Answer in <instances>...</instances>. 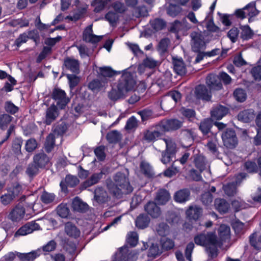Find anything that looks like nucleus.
<instances>
[{
  "mask_svg": "<svg viewBox=\"0 0 261 261\" xmlns=\"http://www.w3.org/2000/svg\"><path fill=\"white\" fill-rule=\"evenodd\" d=\"M136 84L133 74L124 70L119 80L108 93L109 98L113 101L123 98L128 92L134 89Z\"/></svg>",
  "mask_w": 261,
  "mask_h": 261,
  "instance_id": "obj_1",
  "label": "nucleus"
},
{
  "mask_svg": "<svg viewBox=\"0 0 261 261\" xmlns=\"http://www.w3.org/2000/svg\"><path fill=\"white\" fill-rule=\"evenodd\" d=\"M115 188H110L112 193L117 197L122 194H128L133 191L128 178L124 173L118 172L114 177Z\"/></svg>",
  "mask_w": 261,
  "mask_h": 261,
  "instance_id": "obj_2",
  "label": "nucleus"
},
{
  "mask_svg": "<svg viewBox=\"0 0 261 261\" xmlns=\"http://www.w3.org/2000/svg\"><path fill=\"white\" fill-rule=\"evenodd\" d=\"M195 243L198 245L206 247H212L210 253L214 256L216 253V248L220 243L217 238L215 232H208L206 234L201 233L194 238Z\"/></svg>",
  "mask_w": 261,
  "mask_h": 261,
  "instance_id": "obj_3",
  "label": "nucleus"
},
{
  "mask_svg": "<svg viewBox=\"0 0 261 261\" xmlns=\"http://www.w3.org/2000/svg\"><path fill=\"white\" fill-rule=\"evenodd\" d=\"M220 80L222 81L224 84L228 85L231 83V78L226 72H221L218 76L214 74L208 75L206 77V83L210 89L218 90L222 87Z\"/></svg>",
  "mask_w": 261,
  "mask_h": 261,
  "instance_id": "obj_4",
  "label": "nucleus"
},
{
  "mask_svg": "<svg viewBox=\"0 0 261 261\" xmlns=\"http://www.w3.org/2000/svg\"><path fill=\"white\" fill-rule=\"evenodd\" d=\"M192 48L195 52H199L205 48L206 44L209 42V37L205 32H193L191 33Z\"/></svg>",
  "mask_w": 261,
  "mask_h": 261,
  "instance_id": "obj_5",
  "label": "nucleus"
},
{
  "mask_svg": "<svg viewBox=\"0 0 261 261\" xmlns=\"http://www.w3.org/2000/svg\"><path fill=\"white\" fill-rule=\"evenodd\" d=\"M222 139L224 146L228 148H234L237 143V138L235 132L232 129H227L222 135Z\"/></svg>",
  "mask_w": 261,
  "mask_h": 261,
  "instance_id": "obj_6",
  "label": "nucleus"
},
{
  "mask_svg": "<svg viewBox=\"0 0 261 261\" xmlns=\"http://www.w3.org/2000/svg\"><path fill=\"white\" fill-rule=\"evenodd\" d=\"M52 97L57 101V105L61 109H64L69 101L65 91L58 88H55L53 90Z\"/></svg>",
  "mask_w": 261,
  "mask_h": 261,
  "instance_id": "obj_7",
  "label": "nucleus"
},
{
  "mask_svg": "<svg viewBox=\"0 0 261 261\" xmlns=\"http://www.w3.org/2000/svg\"><path fill=\"white\" fill-rule=\"evenodd\" d=\"M21 187L19 185L10 188L7 190V193L1 196V201L4 205L9 204L20 193Z\"/></svg>",
  "mask_w": 261,
  "mask_h": 261,
  "instance_id": "obj_8",
  "label": "nucleus"
},
{
  "mask_svg": "<svg viewBox=\"0 0 261 261\" xmlns=\"http://www.w3.org/2000/svg\"><path fill=\"white\" fill-rule=\"evenodd\" d=\"M40 229L39 225L35 221H31L21 227L15 233V237L23 236Z\"/></svg>",
  "mask_w": 261,
  "mask_h": 261,
  "instance_id": "obj_9",
  "label": "nucleus"
},
{
  "mask_svg": "<svg viewBox=\"0 0 261 261\" xmlns=\"http://www.w3.org/2000/svg\"><path fill=\"white\" fill-rule=\"evenodd\" d=\"M246 177V173H241L236 177L234 182H232L223 186V190L225 193L228 196H232L237 192V186L241 182V179Z\"/></svg>",
  "mask_w": 261,
  "mask_h": 261,
  "instance_id": "obj_10",
  "label": "nucleus"
},
{
  "mask_svg": "<svg viewBox=\"0 0 261 261\" xmlns=\"http://www.w3.org/2000/svg\"><path fill=\"white\" fill-rule=\"evenodd\" d=\"M83 38L86 42L95 43L101 40L102 36L93 34L92 25H89L84 30L83 34Z\"/></svg>",
  "mask_w": 261,
  "mask_h": 261,
  "instance_id": "obj_11",
  "label": "nucleus"
},
{
  "mask_svg": "<svg viewBox=\"0 0 261 261\" xmlns=\"http://www.w3.org/2000/svg\"><path fill=\"white\" fill-rule=\"evenodd\" d=\"M59 114V110L57 106L55 105H51L46 111L44 122L47 125H50L56 119Z\"/></svg>",
  "mask_w": 261,
  "mask_h": 261,
  "instance_id": "obj_12",
  "label": "nucleus"
},
{
  "mask_svg": "<svg viewBox=\"0 0 261 261\" xmlns=\"http://www.w3.org/2000/svg\"><path fill=\"white\" fill-rule=\"evenodd\" d=\"M195 95L198 99L208 101L211 98V91L204 85H199L195 89Z\"/></svg>",
  "mask_w": 261,
  "mask_h": 261,
  "instance_id": "obj_13",
  "label": "nucleus"
},
{
  "mask_svg": "<svg viewBox=\"0 0 261 261\" xmlns=\"http://www.w3.org/2000/svg\"><path fill=\"white\" fill-rule=\"evenodd\" d=\"M41 253L42 250L41 249H38L29 253L16 252L17 257L21 261H34Z\"/></svg>",
  "mask_w": 261,
  "mask_h": 261,
  "instance_id": "obj_14",
  "label": "nucleus"
},
{
  "mask_svg": "<svg viewBox=\"0 0 261 261\" xmlns=\"http://www.w3.org/2000/svg\"><path fill=\"white\" fill-rule=\"evenodd\" d=\"M219 237L220 240L218 241L220 244L218 247H220L224 242H228L230 238V229L229 226L222 224L218 230Z\"/></svg>",
  "mask_w": 261,
  "mask_h": 261,
  "instance_id": "obj_15",
  "label": "nucleus"
},
{
  "mask_svg": "<svg viewBox=\"0 0 261 261\" xmlns=\"http://www.w3.org/2000/svg\"><path fill=\"white\" fill-rule=\"evenodd\" d=\"M25 217V210L22 206H16L9 214L10 219L13 221H19Z\"/></svg>",
  "mask_w": 261,
  "mask_h": 261,
  "instance_id": "obj_16",
  "label": "nucleus"
},
{
  "mask_svg": "<svg viewBox=\"0 0 261 261\" xmlns=\"http://www.w3.org/2000/svg\"><path fill=\"white\" fill-rule=\"evenodd\" d=\"M144 208L146 213L152 218H158L161 214L160 208L153 202H148Z\"/></svg>",
  "mask_w": 261,
  "mask_h": 261,
  "instance_id": "obj_17",
  "label": "nucleus"
},
{
  "mask_svg": "<svg viewBox=\"0 0 261 261\" xmlns=\"http://www.w3.org/2000/svg\"><path fill=\"white\" fill-rule=\"evenodd\" d=\"M121 71H117L113 70L111 67L108 66H105L99 67L98 73V77L104 80L105 78L112 77L115 74H120Z\"/></svg>",
  "mask_w": 261,
  "mask_h": 261,
  "instance_id": "obj_18",
  "label": "nucleus"
},
{
  "mask_svg": "<svg viewBox=\"0 0 261 261\" xmlns=\"http://www.w3.org/2000/svg\"><path fill=\"white\" fill-rule=\"evenodd\" d=\"M37 34L35 30L30 31L20 35L19 37L15 40V43L17 47H19L22 43H25L29 38H31L35 40L37 37Z\"/></svg>",
  "mask_w": 261,
  "mask_h": 261,
  "instance_id": "obj_19",
  "label": "nucleus"
},
{
  "mask_svg": "<svg viewBox=\"0 0 261 261\" xmlns=\"http://www.w3.org/2000/svg\"><path fill=\"white\" fill-rule=\"evenodd\" d=\"M181 122L177 119H170L162 122L161 126L164 130L177 129L181 127Z\"/></svg>",
  "mask_w": 261,
  "mask_h": 261,
  "instance_id": "obj_20",
  "label": "nucleus"
},
{
  "mask_svg": "<svg viewBox=\"0 0 261 261\" xmlns=\"http://www.w3.org/2000/svg\"><path fill=\"white\" fill-rule=\"evenodd\" d=\"M109 80L105 79H95L89 83L88 87L90 89L93 91H99L101 88L107 86Z\"/></svg>",
  "mask_w": 261,
  "mask_h": 261,
  "instance_id": "obj_21",
  "label": "nucleus"
},
{
  "mask_svg": "<svg viewBox=\"0 0 261 261\" xmlns=\"http://www.w3.org/2000/svg\"><path fill=\"white\" fill-rule=\"evenodd\" d=\"M181 98V94L177 91H172L168 93L164 96L161 102V107L165 106L166 102L173 100L175 102H177Z\"/></svg>",
  "mask_w": 261,
  "mask_h": 261,
  "instance_id": "obj_22",
  "label": "nucleus"
},
{
  "mask_svg": "<svg viewBox=\"0 0 261 261\" xmlns=\"http://www.w3.org/2000/svg\"><path fill=\"white\" fill-rule=\"evenodd\" d=\"M255 115L254 111L250 109L240 112L238 117L240 121L244 122H249L254 119Z\"/></svg>",
  "mask_w": 261,
  "mask_h": 261,
  "instance_id": "obj_23",
  "label": "nucleus"
},
{
  "mask_svg": "<svg viewBox=\"0 0 261 261\" xmlns=\"http://www.w3.org/2000/svg\"><path fill=\"white\" fill-rule=\"evenodd\" d=\"M64 230L67 236L74 239L78 238L81 233L80 230L71 222L65 224Z\"/></svg>",
  "mask_w": 261,
  "mask_h": 261,
  "instance_id": "obj_24",
  "label": "nucleus"
},
{
  "mask_svg": "<svg viewBox=\"0 0 261 261\" xmlns=\"http://www.w3.org/2000/svg\"><path fill=\"white\" fill-rule=\"evenodd\" d=\"M194 163L195 167L199 170L200 172L206 169L208 167L207 172H210L209 165H207L205 158L202 155H196L194 156Z\"/></svg>",
  "mask_w": 261,
  "mask_h": 261,
  "instance_id": "obj_25",
  "label": "nucleus"
},
{
  "mask_svg": "<svg viewBox=\"0 0 261 261\" xmlns=\"http://www.w3.org/2000/svg\"><path fill=\"white\" fill-rule=\"evenodd\" d=\"M170 198L169 193L165 189H160L156 193L155 200L158 204H165Z\"/></svg>",
  "mask_w": 261,
  "mask_h": 261,
  "instance_id": "obj_26",
  "label": "nucleus"
},
{
  "mask_svg": "<svg viewBox=\"0 0 261 261\" xmlns=\"http://www.w3.org/2000/svg\"><path fill=\"white\" fill-rule=\"evenodd\" d=\"M228 113V109L222 106H219L211 111L212 118L216 120L221 119Z\"/></svg>",
  "mask_w": 261,
  "mask_h": 261,
  "instance_id": "obj_27",
  "label": "nucleus"
},
{
  "mask_svg": "<svg viewBox=\"0 0 261 261\" xmlns=\"http://www.w3.org/2000/svg\"><path fill=\"white\" fill-rule=\"evenodd\" d=\"M202 210L197 206H190L186 211V215L190 219L197 220L201 216Z\"/></svg>",
  "mask_w": 261,
  "mask_h": 261,
  "instance_id": "obj_28",
  "label": "nucleus"
},
{
  "mask_svg": "<svg viewBox=\"0 0 261 261\" xmlns=\"http://www.w3.org/2000/svg\"><path fill=\"white\" fill-rule=\"evenodd\" d=\"M49 159L44 153H40L34 156V163L39 168H44L48 163Z\"/></svg>",
  "mask_w": 261,
  "mask_h": 261,
  "instance_id": "obj_29",
  "label": "nucleus"
},
{
  "mask_svg": "<svg viewBox=\"0 0 261 261\" xmlns=\"http://www.w3.org/2000/svg\"><path fill=\"white\" fill-rule=\"evenodd\" d=\"M174 71L179 75H184L186 72V68L182 59H173Z\"/></svg>",
  "mask_w": 261,
  "mask_h": 261,
  "instance_id": "obj_30",
  "label": "nucleus"
},
{
  "mask_svg": "<svg viewBox=\"0 0 261 261\" xmlns=\"http://www.w3.org/2000/svg\"><path fill=\"white\" fill-rule=\"evenodd\" d=\"M190 191L187 189L180 190L176 192L174 195L175 201L179 203H183L188 201L189 199Z\"/></svg>",
  "mask_w": 261,
  "mask_h": 261,
  "instance_id": "obj_31",
  "label": "nucleus"
},
{
  "mask_svg": "<svg viewBox=\"0 0 261 261\" xmlns=\"http://www.w3.org/2000/svg\"><path fill=\"white\" fill-rule=\"evenodd\" d=\"M215 206L220 213H226L230 208L229 204L223 199H216L215 201Z\"/></svg>",
  "mask_w": 261,
  "mask_h": 261,
  "instance_id": "obj_32",
  "label": "nucleus"
},
{
  "mask_svg": "<svg viewBox=\"0 0 261 261\" xmlns=\"http://www.w3.org/2000/svg\"><path fill=\"white\" fill-rule=\"evenodd\" d=\"M72 207L74 211L83 212L88 209V205L76 197L72 201Z\"/></svg>",
  "mask_w": 261,
  "mask_h": 261,
  "instance_id": "obj_33",
  "label": "nucleus"
},
{
  "mask_svg": "<svg viewBox=\"0 0 261 261\" xmlns=\"http://www.w3.org/2000/svg\"><path fill=\"white\" fill-rule=\"evenodd\" d=\"M65 67L71 71L77 73L79 71V63L77 60L67 58L64 61Z\"/></svg>",
  "mask_w": 261,
  "mask_h": 261,
  "instance_id": "obj_34",
  "label": "nucleus"
},
{
  "mask_svg": "<svg viewBox=\"0 0 261 261\" xmlns=\"http://www.w3.org/2000/svg\"><path fill=\"white\" fill-rule=\"evenodd\" d=\"M13 119V117L8 114H0V129L6 130Z\"/></svg>",
  "mask_w": 261,
  "mask_h": 261,
  "instance_id": "obj_35",
  "label": "nucleus"
},
{
  "mask_svg": "<svg viewBox=\"0 0 261 261\" xmlns=\"http://www.w3.org/2000/svg\"><path fill=\"white\" fill-rule=\"evenodd\" d=\"M150 219L145 214L140 215L136 220V226L140 229L147 227L149 223Z\"/></svg>",
  "mask_w": 261,
  "mask_h": 261,
  "instance_id": "obj_36",
  "label": "nucleus"
},
{
  "mask_svg": "<svg viewBox=\"0 0 261 261\" xmlns=\"http://www.w3.org/2000/svg\"><path fill=\"white\" fill-rule=\"evenodd\" d=\"M111 0H94L92 5L94 7V11L96 13L102 11L111 2Z\"/></svg>",
  "mask_w": 261,
  "mask_h": 261,
  "instance_id": "obj_37",
  "label": "nucleus"
},
{
  "mask_svg": "<svg viewBox=\"0 0 261 261\" xmlns=\"http://www.w3.org/2000/svg\"><path fill=\"white\" fill-rule=\"evenodd\" d=\"M57 214L62 218H66L70 214V210L66 203L60 204L56 209Z\"/></svg>",
  "mask_w": 261,
  "mask_h": 261,
  "instance_id": "obj_38",
  "label": "nucleus"
},
{
  "mask_svg": "<svg viewBox=\"0 0 261 261\" xmlns=\"http://www.w3.org/2000/svg\"><path fill=\"white\" fill-rule=\"evenodd\" d=\"M150 24L154 31L163 30L166 27V22L161 18H155L150 20Z\"/></svg>",
  "mask_w": 261,
  "mask_h": 261,
  "instance_id": "obj_39",
  "label": "nucleus"
},
{
  "mask_svg": "<svg viewBox=\"0 0 261 261\" xmlns=\"http://www.w3.org/2000/svg\"><path fill=\"white\" fill-rule=\"evenodd\" d=\"M158 62L154 59L150 58L145 59L142 65H140L138 67V70L140 73L143 72V68L144 67H148L149 68H153L156 66Z\"/></svg>",
  "mask_w": 261,
  "mask_h": 261,
  "instance_id": "obj_40",
  "label": "nucleus"
},
{
  "mask_svg": "<svg viewBox=\"0 0 261 261\" xmlns=\"http://www.w3.org/2000/svg\"><path fill=\"white\" fill-rule=\"evenodd\" d=\"M161 134L158 130H147L144 133V139L148 142L155 141L160 138Z\"/></svg>",
  "mask_w": 261,
  "mask_h": 261,
  "instance_id": "obj_41",
  "label": "nucleus"
},
{
  "mask_svg": "<svg viewBox=\"0 0 261 261\" xmlns=\"http://www.w3.org/2000/svg\"><path fill=\"white\" fill-rule=\"evenodd\" d=\"M246 14L247 16L251 17L256 16L259 11L256 9L255 2H251L245 7Z\"/></svg>",
  "mask_w": 261,
  "mask_h": 261,
  "instance_id": "obj_42",
  "label": "nucleus"
},
{
  "mask_svg": "<svg viewBox=\"0 0 261 261\" xmlns=\"http://www.w3.org/2000/svg\"><path fill=\"white\" fill-rule=\"evenodd\" d=\"M164 141L165 142L166 148L165 151L170 153L171 155H175L176 152V146L175 143L171 139H165Z\"/></svg>",
  "mask_w": 261,
  "mask_h": 261,
  "instance_id": "obj_43",
  "label": "nucleus"
},
{
  "mask_svg": "<svg viewBox=\"0 0 261 261\" xmlns=\"http://www.w3.org/2000/svg\"><path fill=\"white\" fill-rule=\"evenodd\" d=\"M127 243L131 246H135L138 242V235L135 231H131L127 233Z\"/></svg>",
  "mask_w": 261,
  "mask_h": 261,
  "instance_id": "obj_44",
  "label": "nucleus"
},
{
  "mask_svg": "<svg viewBox=\"0 0 261 261\" xmlns=\"http://www.w3.org/2000/svg\"><path fill=\"white\" fill-rule=\"evenodd\" d=\"M106 193L102 188H97L95 191L94 198L99 203H103L106 199Z\"/></svg>",
  "mask_w": 261,
  "mask_h": 261,
  "instance_id": "obj_45",
  "label": "nucleus"
},
{
  "mask_svg": "<svg viewBox=\"0 0 261 261\" xmlns=\"http://www.w3.org/2000/svg\"><path fill=\"white\" fill-rule=\"evenodd\" d=\"M100 178L99 174H94L88 179L83 182L82 186L85 189L89 187L98 182Z\"/></svg>",
  "mask_w": 261,
  "mask_h": 261,
  "instance_id": "obj_46",
  "label": "nucleus"
},
{
  "mask_svg": "<svg viewBox=\"0 0 261 261\" xmlns=\"http://www.w3.org/2000/svg\"><path fill=\"white\" fill-rule=\"evenodd\" d=\"M140 169L142 173L147 177L153 176V171L149 164L145 162H142L140 164Z\"/></svg>",
  "mask_w": 261,
  "mask_h": 261,
  "instance_id": "obj_47",
  "label": "nucleus"
},
{
  "mask_svg": "<svg viewBox=\"0 0 261 261\" xmlns=\"http://www.w3.org/2000/svg\"><path fill=\"white\" fill-rule=\"evenodd\" d=\"M45 148L47 152H50L55 145V136L50 134L47 137L45 142Z\"/></svg>",
  "mask_w": 261,
  "mask_h": 261,
  "instance_id": "obj_48",
  "label": "nucleus"
},
{
  "mask_svg": "<svg viewBox=\"0 0 261 261\" xmlns=\"http://www.w3.org/2000/svg\"><path fill=\"white\" fill-rule=\"evenodd\" d=\"M105 19L109 21L111 25L113 26L118 21V16L117 13L112 11H109L106 14Z\"/></svg>",
  "mask_w": 261,
  "mask_h": 261,
  "instance_id": "obj_49",
  "label": "nucleus"
},
{
  "mask_svg": "<svg viewBox=\"0 0 261 261\" xmlns=\"http://www.w3.org/2000/svg\"><path fill=\"white\" fill-rule=\"evenodd\" d=\"M233 96L239 102H243L246 99V93L242 89H237L233 92Z\"/></svg>",
  "mask_w": 261,
  "mask_h": 261,
  "instance_id": "obj_50",
  "label": "nucleus"
},
{
  "mask_svg": "<svg viewBox=\"0 0 261 261\" xmlns=\"http://www.w3.org/2000/svg\"><path fill=\"white\" fill-rule=\"evenodd\" d=\"M211 126V120L209 119H205L200 123L199 128L203 134H206L209 132Z\"/></svg>",
  "mask_w": 261,
  "mask_h": 261,
  "instance_id": "obj_51",
  "label": "nucleus"
},
{
  "mask_svg": "<svg viewBox=\"0 0 261 261\" xmlns=\"http://www.w3.org/2000/svg\"><path fill=\"white\" fill-rule=\"evenodd\" d=\"M242 32L241 37L244 40H248L251 38L253 32L248 25H244L241 28Z\"/></svg>",
  "mask_w": 261,
  "mask_h": 261,
  "instance_id": "obj_52",
  "label": "nucleus"
},
{
  "mask_svg": "<svg viewBox=\"0 0 261 261\" xmlns=\"http://www.w3.org/2000/svg\"><path fill=\"white\" fill-rule=\"evenodd\" d=\"M256 236L257 234L255 232L250 235L249 237L250 243L255 249L259 250L261 249V236L259 237L257 242L256 240Z\"/></svg>",
  "mask_w": 261,
  "mask_h": 261,
  "instance_id": "obj_53",
  "label": "nucleus"
},
{
  "mask_svg": "<svg viewBox=\"0 0 261 261\" xmlns=\"http://www.w3.org/2000/svg\"><path fill=\"white\" fill-rule=\"evenodd\" d=\"M218 141L216 137H215L212 140L208 141L206 146L212 153H216L217 152Z\"/></svg>",
  "mask_w": 261,
  "mask_h": 261,
  "instance_id": "obj_54",
  "label": "nucleus"
},
{
  "mask_svg": "<svg viewBox=\"0 0 261 261\" xmlns=\"http://www.w3.org/2000/svg\"><path fill=\"white\" fill-rule=\"evenodd\" d=\"M55 198V195L53 193L44 192L41 196L42 202L45 204H49L54 201Z\"/></svg>",
  "mask_w": 261,
  "mask_h": 261,
  "instance_id": "obj_55",
  "label": "nucleus"
},
{
  "mask_svg": "<svg viewBox=\"0 0 261 261\" xmlns=\"http://www.w3.org/2000/svg\"><path fill=\"white\" fill-rule=\"evenodd\" d=\"M161 242L163 249L166 250H170L174 246L173 241L168 238H162Z\"/></svg>",
  "mask_w": 261,
  "mask_h": 261,
  "instance_id": "obj_56",
  "label": "nucleus"
},
{
  "mask_svg": "<svg viewBox=\"0 0 261 261\" xmlns=\"http://www.w3.org/2000/svg\"><path fill=\"white\" fill-rule=\"evenodd\" d=\"M170 40L164 38L162 39L159 43L158 49L161 53H164L167 51Z\"/></svg>",
  "mask_w": 261,
  "mask_h": 261,
  "instance_id": "obj_57",
  "label": "nucleus"
},
{
  "mask_svg": "<svg viewBox=\"0 0 261 261\" xmlns=\"http://www.w3.org/2000/svg\"><path fill=\"white\" fill-rule=\"evenodd\" d=\"M181 11V8L175 5H170L167 9V13L172 17H175Z\"/></svg>",
  "mask_w": 261,
  "mask_h": 261,
  "instance_id": "obj_58",
  "label": "nucleus"
},
{
  "mask_svg": "<svg viewBox=\"0 0 261 261\" xmlns=\"http://www.w3.org/2000/svg\"><path fill=\"white\" fill-rule=\"evenodd\" d=\"M37 146V143L35 139H30L27 141L25 145V150L28 152H32Z\"/></svg>",
  "mask_w": 261,
  "mask_h": 261,
  "instance_id": "obj_59",
  "label": "nucleus"
},
{
  "mask_svg": "<svg viewBox=\"0 0 261 261\" xmlns=\"http://www.w3.org/2000/svg\"><path fill=\"white\" fill-rule=\"evenodd\" d=\"M5 109L7 112L11 114H14L18 111V108L9 101L5 102Z\"/></svg>",
  "mask_w": 261,
  "mask_h": 261,
  "instance_id": "obj_60",
  "label": "nucleus"
},
{
  "mask_svg": "<svg viewBox=\"0 0 261 261\" xmlns=\"http://www.w3.org/2000/svg\"><path fill=\"white\" fill-rule=\"evenodd\" d=\"M79 180L75 176L68 175L66 176L65 182L67 186L73 187L79 183Z\"/></svg>",
  "mask_w": 261,
  "mask_h": 261,
  "instance_id": "obj_61",
  "label": "nucleus"
},
{
  "mask_svg": "<svg viewBox=\"0 0 261 261\" xmlns=\"http://www.w3.org/2000/svg\"><path fill=\"white\" fill-rule=\"evenodd\" d=\"M239 30L237 28H233L229 31L227 36L232 42H236L238 39Z\"/></svg>",
  "mask_w": 261,
  "mask_h": 261,
  "instance_id": "obj_62",
  "label": "nucleus"
},
{
  "mask_svg": "<svg viewBox=\"0 0 261 261\" xmlns=\"http://www.w3.org/2000/svg\"><path fill=\"white\" fill-rule=\"evenodd\" d=\"M94 153L98 160L103 161L105 160L106 154L104 146H100L96 147L94 150Z\"/></svg>",
  "mask_w": 261,
  "mask_h": 261,
  "instance_id": "obj_63",
  "label": "nucleus"
},
{
  "mask_svg": "<svg viewBox=\"0 0 261 261\" xmlns=\"http://www.w3.org/2000/svg\"><path fill=\"white\" fill-rule=\"evenodd\" d=\"M168 226L164 223L159 224L156 227L155 230L160 236H165L168 231Z\"/></svg>",
  "mask_w": 261,
  "mask_h": 261,
  "instance_id": "obj_64",
  "label": "nucleus"
}]
</instances>
